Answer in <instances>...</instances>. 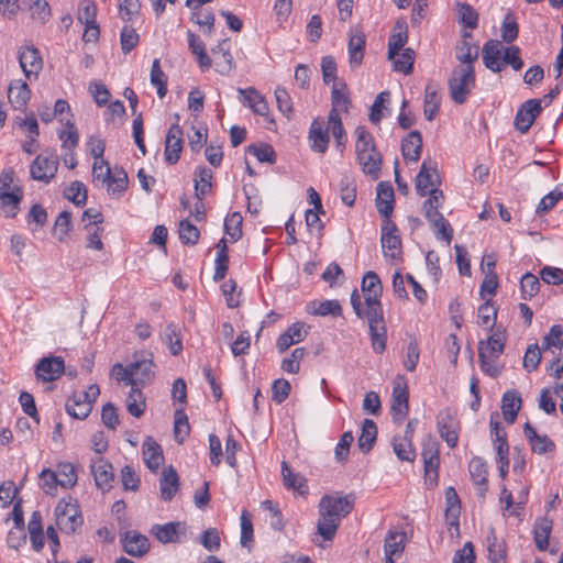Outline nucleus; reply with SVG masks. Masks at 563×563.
Returning <instances> with one entry per match:
<instances>
[{
    "mask_svg": "<svg viewBox=\"0 0 563 563\" xmlns=\"http://www.w3.org/2000/svg\"><path fill=\"white\" fill-rule=\"evenodd\" d=\"M354 498L351 495H324L319 501V519L317 533L324 541H331L336 533L342 518L353 509Z\"/></svg>",
    "mask_w": 563,
    "mask_h": 563,
    "instance_id": "obj_1",
    "label": "nucleus"
},
{
    "mask_svg": "<svg viewBox=\"0 0 563 563\" xmlns=\"http://www.w3.org/2000/svg\"><path fill=\"white\" fill-rule=\"evenodd\" d=\"M365 305L363 318L368 322L372 347L376 353H383L386 349V325L380 299L365 301Z\"/></svg>",
    "mask_w": 563,
    "mask_h": 563,
    "instance_id": "obj_2",
    "label": "nucleus"
},
{
    "mask_svg": "<svg viewBox=\"0 0 563 563\" xmlns=\"http://www.w3.org/2000/svg\"><path fill=\"white\" fill-rule=\"evenodd\" d=\"M448 86L452 100L457 104H463L475 87L474 66L459 65L452 71Z\"/></svg>",
    "mask_w": 563,
    "mask_h": 563,
    "instance_id": "obj_3",
    "label": "nucleus"
},
{
    "mask_svg": "<svg viewBox=\"0 0 563 563\" xmlns=\"http://www.w3.org/2000/svg\"><path fill=\"white\" fill-rule=\"evenodd\" d=\"M58 165L55 154H40L30 165V175L36 181L48 184L56 176Z\"/></svg>",
    "mask_w": 563,
    "mask_h": 563,
    "instance_id": "obj_4",
    "label": "nucleus"
},
{
    "mask_svg": "<svg viewBox=\"0 0 563 563\" xmlns=\"http://www.w3.org/2000/svg\"><path fill=\"white\" fill-rule=\"evenodd\" d=\"M408 386L404 376L398 375L393 383L391 412L394 421L400 423L408 415Z\"/></svg>",
    "mask_w": 563,
    "mask_h": 563,
    "instance_id": "obj_5",
    "label": "nucleus"
},
{
    "mask_svg": "<svg viewBox=\"0 0 563 563\" xmlns=\"http://www.w3.org/2000/svg\"><path fill=\"white\" fill-rule=\"evenodd\" d=\"M437 427L440 437L450 448H455L459 442V421L450 408H444L437 416Z\"/></svg>",
    "mask_w": 563,
    "mask_h": 563,
    "instance_id": "obj_6",
    "label": "nucleus"
},
{
    "mask_svg": "<svg viewBox=\"0 0 563 563\" xmlns=\"http://www.w3.org/2000/svg\"><path fill=\"white\" fill-rule=\"evenodd\" d=\"M441 179L438 173L437 163L430 158L422 162L416 177V190L421 197H426L432 188H439Z\"/></svg>",
    "mask_w": 563,
    "mask_h": 563,
    "instance_id": "obj_7",
    "label": "nucleus"
},
{
    "mask_svg": "<svg viewBox=\"0 0 563 563\" xmlns=\"http://www.w3.org/2000/svg\"><path fill=\"white\" fill-rule=\"evenodd\" d=\"M421 455L424 463V479L430 485H435L439 478L440 465L439 444L429 439L423 443Z\"/></svg>",
    "mask_w": 563,
    "mask_h": 563,
    "instance_id": "obj_8",
    "label": "nucleus"
},
{
    "mask_svg": "<svg viewBox=\"0 0 563 563\" xmlns=\"http://www.w3.org/2000/svg\"><path fill=\"white\" fill-rule=\"evenodd\" d=\"M397 227L390 219H384L380 243L385 257L397 258L401 252V239Z\"/></svg>",
    "mask_w": 563,
    "mask_h": 563,
    "instance_id": "obj_9",
    "label": "nucleus"
},
{
    "mask_svg": "<svg viewBox=\"0 0 563 563\" xmlns=\"http://www.w3.org/2000/svg\"><path fill=\"white\" fill-rule=\"evenodd\" d=\"M66 125V130L58 133V137L62 141V148L65 151V153L62 155V159L65 166L74 169L77 166V159L74 150L78 145L79 135L77 128L69 120H67Z\"/></svg>",
    "mask_w": 563,
    "mask_h": 563,
    "instance_id": "obj_10",
    "label": "nucleus"
},
{
    "mask_svg": "<svg viewBox=\"0 0 563 563\" xmlns=\"http://www.w3.org/2000/svg\"><path fill=\"white\" fill-rule=\"evenodd\" d=\"M55 516L57 527L66 533L75 532L82 522L77 507L70 503H58Z\"/></svg>",
    "mask_w": 563,
    "mask_h": 563,
    "instance_id": "obj_11",
    "label": "nucleus"
},
{
    "mask_svg": "<svg viewBox=\"0 0 563 563\" xmlns=\"http://www.w3.org/2000/svg\"><path fill=\"white\" fill-rule=\"evenodd\" d=\"M541 100L530 99L520 106L515 117V126L521 133L529 131L536 118L541 112Z\"/></svg>",
    "mask_w": 563,
    "mask_h": 563,
    "instance_id": "obj_12",
    "label": "nucleus"
},
{
    "mask_svg": "<svg viewBox=\"0 0 563 563\" xmlns=\"http://www.w3.org/2000/svg\"><path fill=\"white\" fill-rule=\"evenodd\" d=\"M65 372V363L60 356L43 357L36 365L35 374L38 380L54 382Z\"/></svg>",
    "mask_w": 563,
    "mask_h": 563,
    "instance_id": "obj_13",
    "label": "nucleus"
},
{
    "mask_svg": "<svg viewBox=\"0 0 563 563\" xmlns=\"http://www.w3.org/2000/svg\"><path fill=\"white\" fill-rule=\"evenodd\" d=\"M332 108L328 114L329 122L341 120L340 112H347L351 106L347 87L344 82H334L331 91Z\"/></svg>",
    "mask_w": 563,
    "mask_h": 563,
    "instance_id": "obj_14",
    "label": "nucleus"
},
{
    "mask_svg": "<svg viewBox=\"0 0 563 563\" xmlns=\"http://www.w3.org/2000/svg\"><path fill=\"white\" fill-rule=\"evenodd\" d=\"M187 526L185 522H167L164 525L152 526L150 533L154 536L161 543H178L180 536L185 534Z\"/></svg>",
    "mask_w": 563,
    "mask_h": 563,
    "instance_id": "obj_15",
    "label": "nucleus"
},
{
    "mask_svg": "<svg viewBox=\"0 0 563 563\" xmlns=\"http://www.w3.org/2000/svg\"><path fill=\"white\" fill-rule=\"evenodd\" d=\"M505 46L497 40L487 41L482 51L484 65L494 73H499L505 68L503 56Z\"/></svg>",
    "mask_w": 563,
    "mask_h": 563,
    "instance_id": "obj_16",
    "label": "nucleus"
},
{
    "mask_svg": "<svg viewBox=\"0 0 563 563\" xmlns=\"http://www.w3.org/2000/svg\"><path fill=\"white\" fill-rule=\"evenodd\" d=\"M183 150V130L178 124H173L165 140V161L169 165H174L179 161Z\"/></svg>",
    "mask_w": 563,
    "mask_h": 563,
    "instance_id": "obj_17",
    "label": "nucleus"
},
{
    "mask_svg": "<svg viewBox=\"0 0 563 563\" xmlns=\"http://www.w3.org/2000/svg\"><path fill=\"white\" fill-rule=\"evenodd\" d=\"M214 58L216 69L222 75H227L233 68V56L231 54V42L229 38L220 41L211 48Z\"/></svg>",
    "mask_w": 563,
    "mask_h": 563,
    "instance_id": "obj_18",
    "label": "nucleus"
},
{
    "mask_svg": "<svg viewBox=\"0 0 563 563\" xmlns=\"http://www.w3.org/2000/svg\"><path fill=\"white\" fill-rule=\"evenodd\" d=\"M329 132H331L329 124L325 126L324 122L320 119L312 121L309 130V140L312 151L325 153L330 140Z\"/></svg>",
    "mask_w": 563,
    "mask_h": 563,
    "instance_id": "obj_19",
    "label": "nucleus"
},
{
    "mask_svg": "<svg viewBox=\"0 0 563 563\" xmlns=\"http://www.w3.org/2000/svg\"><path fill=\"white\" fill-rule=\"evenodd\" d=\"M90 467L96 485L102 490H109L113 481L112 465L102 457H97Z\"/></svg>",
    "mask_w": 563,
    "mask_h": 563,
    "instance_id": "obj_20",
    "label": "nucleus"
},
{
    "mask_svg": "<svg viewBox=\"0 0 563 563\" xmlns=\"http://www.w3.org/2000/svg\"><path fill=\"white\" fill-rule=\"evenodd\" d=\"M349 38L350 65L357 67L362 64L365 48V35L358 27H351Z\"/></svg>",
    "mask_w": 563,
    "mask_h": 563,
    "instance_id": "obj_21",
    "label": "nucleus"
},
{
    "mask_svg": "<svg viewBox=\"0 0 563 563\" xmlns=\"http://www.w3.org/2000/svg\"><path fill=\"white\" fill-rule=\"evenodd\" d=\"M123 550L132 556H142L150 550V541L136 531H128L122 539Z\"/></svg>",
    "mask_w": 563,
    "mask_h": 563,
    "instance_id": "obj_22",
    "label": "nucleus"
},
{
    "mask_svg": "<svg viewBox=\"0 0 563 563\" xmlns=\"http://www.w3.org/2000/svg\"><path fill=\"white\" fill-rule=\"evenodd\" d=\"M238 92L242 96L241 101L258 115H267L269 107L265 98L254 88H239Z\"/></svg>",
    "mask_w": 563,
    "mask_h": 563,
    "instance_id": "obj_23",
    "label": "nucleus"
},
{
    "mask_svg": "<svg viewBox=\"0 0 563 563\" xmlns=\"http://www.w3.org/2000/svg\"><path fill=\"white\" fill-rule=\"evenodd\" d=\"M142 453L145 465L152 472H156L164 460L161 445L152 437H146L142 445Z\"/></svg>",
    "mask_w": 563,
    "mask_h": 563,
    "instance_id": "obj_24",
    "label": "nucleus"
},
{
    "mask_svg": "<svg viewBox=\"0 0 563 563\" xmlns=\"http://www.w3.org/2000/svg\"><path fill=\"white\" fill-rule=\"evenodd\" d=\"M23 199L21 187H14L13 191H1L0 210L7 218H14L20 209V202Z\"/></svg>",
    "mask_w": 563,
    "mask_h": 563,
    "instance_id": "obj_25",
    "label": "nucleus"
},
{
    "mask_svg": "<svg viewBox=\"0 0 563 563\" xmlns=\"http://www.w3.org/2000/svg\"><path fill=\"white\" fill-rule=\"evenodd\" d=\"M422 150V136L419 131H411L401 141V154L406 161L418 162Z\"/></svg>",
    "mask_w": 563,
    "mask_h": 563,
    "instance_id": "obj_26",
    "label": "nucleus"
},
{
    "mask_svg": "<svg viewBox=\"0 0 563 563\" xmlns=\"http://www.w3.org/2000/svg\"><path fill=\"white\" fill-rule=\"evenodd\" d=\"M376 208L385 219H389L394 210V189L390 184L377 185Z\"/></svg>",
    "mask_w": 563,
    "mask_h": 563,
    "instance_id": "obj_27",
    "label": "nucleus"
},
{
    "mask_svg": "<svg viewBox=\"0 0 563 563\" xmlns=\"http://www.w3.org/2000/svg\"><path fill=\"white\" fill-rule=\"evenodd\" d=\"M445 518L450 529L454 528L456 532L460 530V514H461V505L460 498L453 487H449L445 490Z\"/></svg>",
    "mask_w": 563,
    "mask_h": 563,
    "instance_id": "obj_28",
    "label": "nucleus"
},
{
    "mask_svg": "<svg viewBox=\"0 0 563 563\" xmlns=\"http://www.w3.org/2000/svg\"><path fill=\"white\" fill-rule=\"evenodd\" d=\"M31 91L25 81L13 80L8 88V99L14 109H23L30 100Z\"/></svg>",
    "mask_w": 563,
    "mask_h": 563,
    "instance_id": "obj_29",
    "label": "nucleus"
},
{
    "mask_svg": "<svg viewBox=\"0 0 563 563\" xmlns=\"http://www.w3.org/2000/svg\"><path fill=\"white\" fill-rule=\"evenodd\" d=\"M20 66L27 78L37 75L42 68V58L34 47H26L19 55Z\"/></svg>",
    "mask_w": 563,
    "mask_h": 563,
    "instance_id": "obj_30",
    "label": "nucleus"
},
{
    "mask_svg": "<svg viewBox=\"0 0 563 563\" xmlns=\"http://www.w3.org/2000/svg\"><path fill=\"white\" fill-rule=\"evenodd\" d=\"M505 349V335L498 329L494 331L487 341H479L478 353L484 352L485 356L498 358Z\"/></svg>",
    "mask_w": 563,
    "mask_h": 563,
    "instance_id": "obj_31",
    "label": "nucleus"
},
{
    "mask_svg": "<svg viewBox=\"0 0 563 563\" xmlns=\"http://www.w3.org/2000/svg\"><path fill=\"white\" fill-rule=\"evenodd\" d=\"M178 488L179 477L176 470L173 466L165 468L159 481L161 497L164 500H172Z\"/></svg>",
    "mask_w": 563,
    "mask_h": 563,
    "instance_id": "obj_32",
    "label": "nucleus"
},
{
    "mask_svg": "<svg viewBox=\"0 0 563 563\" xmlns=\"http://www.w3.org/2000/svg\"><path fill=\"white\" fill-rule=\"evenodd\" d=\"M523 433L532 451L538 454L552 452L555 448L554 443L547 435H539L529 422L525 423Z\"/></svg>",
    "mask_w": 563,
    "mask_h": 563,
    "instance_id": "obj_33",
    "label": "nucleus"
},
{
    "mask_svg": "<svg viewBox=\"0 0 563 563\" xmlns=\"http://www.w3.org/2000/svg\"><path fill=\"white\" fill-rule=\"evenodd\" d=\"M521 408V397L517 390H507L501 399V410L504 419L508 423H514Z\"/></svg>",
    "mask_w": 563,
    "mask_h": 563,
    "instance_id": "obj_34",
    "label": "nucleus"
},
{
    "mask_svg": "<svg viewBox=\"0 0 563 563\" xmlns=\"http://www.w3.org/2000/svg\"><path fill=\"white\" fill-rule=\"evenodd\" d=\"M356 159L363 172L377 178L382 166V155L377 150L358 154Z\"/></svg>",
    "mask_w": 563,
    "mask_h": 563,
    "instance_id": "obj_35",
    "label": "nucleus"
},
{
    "mask_svg": "<svg viewBox=\"0 0 563 563\" xmlns=\"http://www.w3.org/2000/svg\"><path fill=\"white\" fill-rule=\"evenodd\" d=\"M361 289L364 292L365 301L380 299L383 288L380 279L375 272H367L362 280Z\"/></svg>",
    "mask_w": 563,
    "mask_h": 563,
    "instance_id": "obj_36",
    "label": "nucleus"
},
{
    "mask_svg": "<svg viewBox=\"0 0 563 563\" xmlns=\"http://www.w3.org/2000/svg\"><path fill=\"white\" fill-rule=\"evenodd\" d=\"M66 411L76 419H85L91 412L92 406L89 400L81 398L78 393H74L66 401Z\"/></svg>",
    "mask_w": 563,
    "mask_h": 563,
    "instance_id": "obj_37",
    "label": "nucleus"
},
{
    "mask_svg": "<svg viewBox=\"0 0 563 563\" xmlns=\"http://www.w3.org/2000/svg\"><path fill=\"white\" fill-rule=\"evenodd\" d=\"M405 549V534L389 531L385 538L384 550L386 562L394 563L393 556L400 555Z\"/></svg>",
    "mask_w": 563,
    "mask_h": 563,
    "instance_id": "obj_38",
    "label": "nucleus"
},
{
    "mask_svg": "<svg viewBox=\"0 0 563 563\" xmlns=\"http://www.w3.org/2000/svg\"><path fill=\"white\" fill-rule=\"evenodd\" d=\"M282 475L285 487L296 490L299 495L307 494V481L301 475L294 473L286 462L282 463Z\"/></svg>",
    "mask_w": 563,
    "mask_h": 563,
    "instance_id": "obj_39",
    "label": "nucleus"
},
{
    "mask_svg": "<svg viewBox=\"0 0 563 563\" xmlns=\"http://www.w3.org/2000/svg\"><path fill=\"white\" fill-rule=\"evenodd\" d=\"M189 49L196 55L199 67L202 70H207L211 67L212 60L206 52V47L202 41L191 31L187 32Z\"/></svg>",
    "mask_w": 563,
    "mask_h": 563,
    "instance_id": "obj_40",
    "label": "nucleus"
},
{
    "mask_svg": "<svg viewBox=\"0 0 563 563\" xmlns=\"http://www.w3.org/2000/svg\"><path fill=\"white\" fill-rule=\"evenodd\" d=\"M408 41L407 27L405 23H397L388 42V58L394 59L398 56Z\"/></svg>",
    "mask_w": 563,
    "mask_h": 563,
    "instance_id": "obj_41",
    "label": "nucleus"
},
{
    "mask_svg": "<svg viewBox=\"0 0 563 563\" xmlns=\"http://www.w3.org/2000/svg\"><path fill=\"white\" fill-rule=\"evenodd\" d=\"M488 560L490 563H506V547L505 543L497 539L495 530L489 529L486 537Z\"/></svg>",
    "mask_w": 563,
    "mask_h": 563,
    "instance_id": "obj_42",
    "label": "nucleus"
},
{
    "mask_svg": "<svg viewBox=\"0 0 563 563\" xmlns=\"http://www.w3.org/2000/svg\"><path fill=\"white\" fill-rule=\"evenodd\" d=\"M377 438V427L372 419H365L362 424V431L357 440L361 451L364 453L369 452Z\"/></svg>",
    "mask_w": 563,
    "mask_h": 563,
    "instance_id": "obj_43",
    "label": "nucleus"
},
{
    "mask_svg": "<svg viewBox=\"0 0 563 563\" xmlns=\"http://www.w3.org/2000/svg\"><path fill=\"white\" fill-rule=\"evenodd\" d=\"M470 475L475 485L478 486L481 494L487 489V467L481 457H473L468 465Z\"/></svg>",
    "mask_w": 563,
    "mask_h": 563,
    "instance_id": "obj_44",
    "label": "nucleus"
},
{
    "mask_svg": "<svg viewBox=\"0 0 563 563\" xmlns=\"http://www.w3.org/2000/svg\"><path fill=\"white\" fill-rule=\"evenodd\" d=\"M441 96L438 90L428 85L424 92L423 114L428 121H432L439 112Z\"/></svg>",
    "mask_w": 563,
    "mask_h": 563,
    "instance_id": "obj_45",
    "label": "nucleus"
},
{
    "mask_svg": "<svg viewBox=\"0 0 563 563\" xmlns=\"http://www.w3.org/2000/svg\"><path fill=\"white\" fill-rule=\"evenodd\" d=\"M146 408L145 397L139 386L131 387L126 398V409L135 418H140Z\"/></svg>",
    "mask_w": 563,
    "mask_h": 563,
    "instance_id": "obj_46",
    "label": "nucleus"
},
{
    "mask_svg": "<svg viewBox=\"0 0 563 563\" xmlns=\"http://www.w3.org/2000/svg\"><path fill=\"white\" fill-rule=\"evenodd\" d=\"M128 174L123 168H115L114 173L107 180V191L111 196L120 197L128 188Z\"/></svg>",
    "mask_w": 563,
    "mask_h": 563,
    "instance_id": "obj_47",
    "label": "nucleus"
},
{
    "mask_svg": "<svg viewBox=\"0 0 563 563\" xmlns=\"http://www.w3.org/2000/svg\"><path fill=\"white\" fill-rule=\"evenodd\" d=\"M212 170L207 167H200L195 173V190L198 200L210 192L212 187Z\"/></svg>",
    "mask_w": 563,
    "mask_h": 563,
    "instance_id": "obj_48",
    "label": "nucleus"
},
{
    "mask_svg": "<svg viewBox=\"0 0 563 563\" xmlns=\"http://www.w3.org/2000/svg\"><path fill=\"white\" fill-rule=\"evenodd\" d=\"M427 219L430 222L437 239L445 241L449 245L453 239V230L449 221L444 219L441 213L435 217H428Z\"/></svg>",
    "mask_w": 563,
    "mask_h": 563,
    "instance_id": "obj_49",
    "label": "nucleus"
},
{
    "mask_svg": "<svg viewBox=\"0 0 563 563\" xmlns=\"http://www.w3.org/2000/svg\"><path fill=\"white\" fill-rule=\"evenodd\" d=\"M308 311L313 316H341L342 308L338 300L312 301Z\"/></svg>",
    "mask_w": 563,
    "mask_h": 563,
    "instance_id": "obj_50",
    "label": "nucleus"
},
{
    "mask_svg": "<svg viewBox=\"0 0 563 563\" xmlns=\"http://www.w3.org/2000/svg\"><path fill=\"white\" fill-rule=\"evenodd\" d=\"M134 372V378L136 380V386L144 385L151 380L153 376V361L152 358H136L131 363Z\"/></svg>",
    "mask_w": 563,
    "mask_h": 563,
    "instance_id": "obj_51",
    "label": "nucleus"
},
{
    "mask_svg": "<svg viewBox=\"0 0 563 563\" xmlns=\"http://www.w3.org/2000/svg\"><path fill=\"white\" fill-rule=\"evenodd\" d=\"M429 198L422 205V211L426 218L439 214V209L444 201V195L439 188H432L427 194Z\"/></svg>",
    "mask_w": 563,
    "mask_h": 563,
    "instance_id": "obj_52",
    "label": "nucleus"
},
{
    "mask_svg": "<svg viewBox=\"0 0 563 563\" xmlns=\"http://www.w3.org/2000/svg\"><path fill=\"white\" fill-rule=\"evenodd\" d=\"M552 530V521L543 518L534 525V542L540 551L547 550L549 537Z\"/></svg>",
    "mask_w": 563,
    "mask_h": 563,
    "instance_id": "obj_53",
    "label": "nucleus"
},
{
    "mask_svg": "<svg viewBox=\"0 0 563 563\" xmlns=\"http://www.w3.org/2000/svg\"><path fill=\"white\" fill-rule=\"evenodd\" d=\"M478 57V46L473 45L466 38L461 42V44L456 47V58L460 62V65L473 66V63Z\"/></svg>",
    "mask_w": 563,
    "mask_h": 563,
    "instance_id": "obj_54",
    "label": "nucleus"
},
{
    "mask_svg": "<svg viewBox=\"0 0 563 563\" xmlns=\"http://www.w3.org/2000/svg\"><path fill=\"white\" fill-rule=\"evenodd\" d=\"M394 452L401 461H413L415 451L412 449L411 440L408 435L395 437L393 440Z\"/></svg>",
    "mask_w": 563,
    "mask_h": 563,
    "instance_id": "obj_55",
    "label": "nucleus"
},
{
    "mask_svg": "<svg viewBox=\"0 0 563 563\" xmlns=\"http://www.w3.org/2000/svg\"><path fill=\"white\" fill-rule=\"evenodd\" d=\"M151 84L157 88L159 98L167 93V77L161 68L159 59H154L151 68Z\"/></svg>",
    "mask_w": 563,
    "mask_h": 563,
    "instance_id": "obj_56",
    "label": "nucleus"
},
{
    "mask_svg": "<svg viewBox=\"0 0 563 563\" xmlns=\"http://www.w3.org/2000/svg\"><path fill=\"white\" fill-rule=\"evenodd\" d=\"M190 20L198 24L203 34L210 35L213 32L214 15L209 10H194L191 11Z\"/></svg>",
    "mask_w": 563,
    "mask_h": 563,
    "instance_id": "obj_57",
    "label": "nucleus"
},
{
    "mask_svg": "<svg viewBox=\"0 0 563 563\" xmlns=\"http://www.w3.org/2000/svg\"><path fill=\"white\" fill-rule=\"evenodd\" d=\"M64 196L74 205L80 207L87 201V189L81 181H73L65 190Z\"/></svg>",
    "mask_w": 563,
    "mask_h": 563,
    "instance_id": "obj_58",
    "label": "nucleus"
},
{
    "mask_svg": "<svg viewBox=\"0 0 563 563\" xmlns=\"http://www.w3.org/2000/svg\"><path fill=\"white\" fill-rule=\"evenodd\" d=\"M391 60L394 63V70L409 75L413 69L415 51L411 48H405L401 54H398V56Z\"/></svg>",
    "mask_w": 563,
    "mask_h": 563,
    "instance_id": "obj_59",
    "label": "nucleus"
},
{
    "mask_svg": "<svg viewBox=\"0 0 563 563\" xmlns=\"http://www.w3.org/2000/svg\"><path fill=\"white\" fill-rule=\"evenodd\" d=\"M355 134H356V144H355L356 156L358 154L376 150L373 135L364 126H357L355 130Z\"/></svg>",
    "mask_w": 563,
    "mask_h": 563,
    "instance_id": "obj_60",
    "label": "nucleus"
},
{
    "mask_svg": "<svg viewBox=\"0 0 563 563\" xmlns=\"http://www.w3.org/2000/svg\"><path fill=\"white\" fill-rule=\"evenodd\" d=\"M190 431L188 417L184 412L183 409H178L175 412V421H174V437L177 443H183L185 439L188 437Z\"/></svg>",
    "mask_w": 563,
    "mask_h": 563,
    "instance_id": "obj_61",
    "label": "nucleus"
},
{
    "mask_svg": "<svg viewBox=\"0 0 563 563\" xmlns=\"http://www.w3.org/2000/svg\"><path fill=\"white\" fill-rule=\"evenodd\" d=\"M242 216L239 212L229 214L224 220V231L232 242H236L242 238Z\"/></svg>",
    "mask_w": 563,
    "mask_h": 563,
    "instance_id": "obj_62",
    "label": "nucleus"
},
{
    "mask_svg": "<svg viewBox=\"0 0 563 563\" xmlns=\"http://www.w3.org/2000/svg\"><path fill=\"white\" fill-rule=\"evenodd\" d=\"M59 486L63 488H70L77 482L75 467L70 463H62L57 466L55 472Z\"/></svg>",
    "mask_w": 563,
    "mask_h": 563,
    "instance_id": "obj_63",
    "label": "nucleus"
},
{
    "mask_svg": "<svg viewBox=\"0 0 563 563\" xmlns=\"http://www.w3.org/2000/svg\"><path fill=\"white\" fill-rule=\"evenodd\" d=\"M71 214L68 211H63L55 220L53 234L59 242H63L71 230Z\"/></svg>",
    "mask_w": 563,
    "mask_h": 563,
    "instance_id": "obj_64",
    "label": "nucleus"
}]
</instances>
